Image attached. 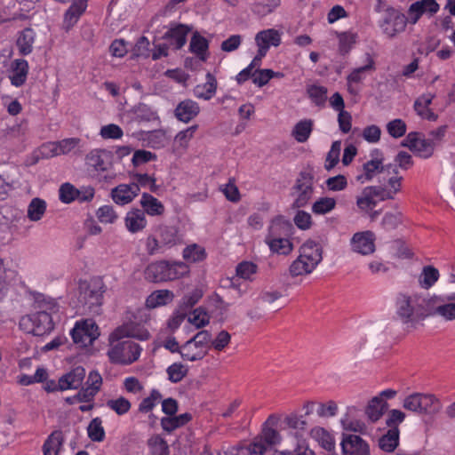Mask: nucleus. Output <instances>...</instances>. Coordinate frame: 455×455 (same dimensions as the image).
<instances>
[{
	"mask_svg": "<svg viewBox=\"0 0 455 455\" xmlns=\"http://www.w3.org/2000/svg\"><path fill=\"white\" fill-rule=\"evenodd\" d=\"M149 332L133 323H127L117 327L109 335L110 348L108 355L114 363L128 365L136 362L141 353V347L128 338L140 340L149 339Z\"/></svg>",
	"mask_w": 455,
	"mask_h": 455,
	"instance_id": "obj_1",
	"label": "nucleus"
},
{
	"mask_svg": "<svg viewBox=\"0 0 455 455\" xmlns=\"http://www.w3.org/2000/svg\"><path fill=\"white\" fill-rule=\"evenodd\" d=\"M105 291L106 285L100 277L79 281L77 300L84 313L100 315Z\"/></svg>",
	"mask_w": 455,
	"mask_h": 455,
	"instance_id": "obj_2",
	"label": "nucleus"
},
{
	"mask_svg": "<svg viewBox=\"0 0 455 455\" xmlns=\"http://www.w3.org/2000/svg\"><path fill=\"white\" fill-rule=\"evenodd\" d=\"M403 406L418 414L434 415L440 411L442 403L432 394L413 393L404 398Z\"/></svg>",
	"mask_w": 455,
	"mask_h": 455,
	"instance_id": "obj_3",
	"label": "nucleus"
},
{
	"mask_svg": "<svg viewBox=\"0 0 455 455\" xmlns=\"http://www.w3.org/2000/svg\"><path fill=\"white\" fill-rule=\"evenodd\" d=\"M294 197L291 207L299 209L306 206L314 193V176L309 172H301L291 188Z\"/></svg>",
	"mask_w": 455,
	"mask_h": 455,
	"instance_id": "obj_4",
	"label": "nucleus"
},
{
	"mask_svg": "<svg viewBox=\"0 0 455 455\" xmlns=\"http://www.w3.org/2000/svg\"><path fill=\"white\" fill-rule=\"evenodd\" d=\"M396 314L404 323L425 315L419 298L404 294H400L396 299Z\"/></svg>",
	"mask_w": 455,
	"mask_h": 455,
	"instance_id": "obj_5",
	"label": "nucleus"
},
{
	"mask_svg": "<svg viewBox=\"0 0 455 455\" xmlns=\"http://www.w3.org/2000/svg\"><path fill=\"white\" fill-rule=\"evenodd\" d=\"M20 325L35 336H43L49 333L53 329L52 316L45 311L36 312L22 317Z\"/></svg>",
	"mask_w": 455,
	"mask_h": 455,
	"instance_id": "obj_6",
	"label": "nucleus"
},
{
	"mask_svg": "<svg viewBox=\"0 0 455 455\" xmlns=\"http://www.w3.org/2000/svg\"><path fill=\"white\" fill-rule=\"evenodd\" d=\"M199 346L203 348L205 347H211L212 345V334L210 331L204 330L198 331L193 338L188 340L180 349V355L184 360L194 362L202 360L206 355V350H195L192 351L191 346Z\"/></svg>",
	"mask_w": 455,
	"mask_h": 455,
	"instance_id": "obj_7",
	"label": "nucleus"
},
{
	"mask_svg": "<svg viewBox=\"0 0 455 455\" xmlns=\"http://www.w3.org/2000/svg\"><path fill=\"white\" fill-rule=\"evenodd\" d=\"M371 159L367 161L363 165V174L359 175L357 177L358 180H362V182L364 181H370L377 174L383 175V180H385V173L388 172L389 170L392 168L395 173H397L395 168L392 166V164H388L384 166L383 165V155L382 153L375 149L371 154Z\"/></svg>",
	"mask_w": 455,
	"mask_h": 455,
	"instance_id": "obj_8",
	"label": "nucleus"
},
{
	"mask_svg": "<svg viewBox=\"0 0 455 455\" xmlns=\"http://www.w3.org/2000/svg\"><path fill=\"white\" fill-rule=\"evenodd\" d=\"M407 23L408 18L403 13L394 8H387L380 22V28L387 36L394 38L405 30Z\"/></svg>",
	"mask_w": 455,
	"mask_h": 455,
	"instance_id": "obj_9",
	"label": "nucleus"
},
{
	"mask_svg": "<svg viewBox=\"0 0 455 455\" xmlns=\"http://www.w3.org/2000/svg\"><path fill=\"white\" fill-rule=\"evenodd\" d=\"M73 341L82 347H87L100 336L99 327L92 319H86L82 323H76L71 331Z\"/></svg>",
	"mask_w": 455,
	"mask_h": 455,
	"instance_id": "obj_10",
	"label": "nucleus"
},
{
	"mask_svg": "<svg viewBox=\"0 0 455 455\" xmlns=\"http://www.w3.org/2000/svg\"><path fill=\"white\" fill-rule=\"evenodd\" d=\"M402 145L409 148L411 150L416 151L420 156L425 158L430 157L435 148L430 139L425 138V136L419 132H410Z\"/></svg>",
	"mask_w": 455,
	"mask_h": 455,
	"instance_id": "obj_11",
	"label": "nucleus"
},
{
	"mask_svg": "<svg viewBox=\"0 0 455 455\" xmlns=\"http://www.w3.org/2000/svg\"><path fill=\"white\" fill-rule=\"evenodd\" d=\"M340 445L343 455H370L369 444L359 435L343 434Z\"/></svg>",
	"mask_w": 455,
	"mask_h": 455,
	"instance_id": "obj_12",
	"label": "nucleus"
},
{
	"mask_svg": "<svg viewBox=\"0 0 455 455\" xmlns=\"http://www.w3.org/2000/svg\"><path fill=\"white\" fill-rule=\"evenodd\" d=\"M375 235L371 231L355 233L351 239L353 251L362 255L371 254L375 251Z\"/></svg>",
	"mask_w": 455,
	"mask_h": 455,
	"instance_id": "obj_13",
	"label": "nucleus"
},
{
	"mask_svg": "<svg viewBox=\"0 0 455 455\" xmlns=\"http://www.w3.org/2000/svg\"><path fill=\"white\" fill-rule=\"evenodd\" d=\"M80 143L78 138H68L41 148V153L46 157L52 156L67 155L73 151Z\"/></svg>",
	"mask_w": 455,
	"mask_h": 455,
	"instance_id": "obj_14",
	"label": "nucleus"
},
{
	"mask_svg": "<svg viewBox=\"0 0 455 455\" xmlns=\"http://www.w3.org/2000/svg\"><path fill=\"white\" fill-rule=\"evenodd\" d=\"M140 193L139 185L132 182L130 184H120L111 190L113 201L119 205L130 204Z\"/></svg>",
	"mask_w": 455,
	"mask_h": 455,
	"instance_id": "obj_15",
	"label": "nucleus"
},
{
	"mask_svg": "<svg viewBox=\"0 0 455 455\" xmlns=\"http://www.w3.org/2000/svg\"><path fill=\"white\" fill-rule=\"evenodd\" d=\"M376 198L381 201L379 188L376 186L366 187L363 189L361 195L357 196L356 205L363 212L371 211L377 204Z\"/></svg>",
	"mask_w": 455,
	"mask_h": 455,
	"instance_id": "obj_16",
	"label": "nucleus"
},
{
	"mask_svg": "<svg viewBox=\"0 0 455 455\" xmlns=\"http://www.w3.org/2000/svg\"><path fill=\"white\" fill-rule=\"evenodd\" d=\"M85 164L96 172L108 171L112 165L109 153L106 150L98 149L92 150L86 155Z\"/></svg>",
	"mask_w": 455,
	"mask_h": 455,
	"instance_id": "obj_17",
	"label": "nucleus"
},
{
	"mask_svg": "<svg viewBox=\"0 0 455 455\" xmlns=\"http://www.w3.org/2000/svg\"><path fill=\"white\" fill-rule=\"evenodd\" d=\"M299 256L316 268L323 259V248L319 243L307 240L300 246Z\"/></svg>",
	"mask_w": 455,
	"mask_h": 455,
	"instance_id": "obj_18",
	"label": "nucleus"
},
{
	"mask_svg": "<svg viewBox=\"0 0 455 455\" xmlns=\"http://www.w3.org/2000/svg\"><path fill=\"white\" fill-rule=\"evenodd\" d=\"M299 256L316 268L323 259V248L319 243L307 240L300 246Z\"/></svg>",
	"mask_w": 455,
	"mask_h": 455,
	"instance_id": "obj_19",
	"label": "nucleus"
},
{
	"mask_svg": "<svg viewBox=\"0 0 455 455\" xmlns=\"http://www.w3.org/2000/svg\"><path fill=\"white\" fill-rule=\"evenodd\" d=\"M85 369L84 367L77 366L72 369L69 372L62 375L60 378V391L77 389L81 387L85 378Z\"/></svg>",
	"mask_w": 455,
	"mask_h": 455,
	"instance_id": "obj_20",
	"label": "nucleus"
},
{
	"mask_svg": "<svg viewBox=\"0 0 455 455\" xmlns=\"http://www.w3.org/2000/svg\"><path fill=\"white\" fill-rule=\"evenodd\" d=\"M255 42L259 50L267 52L270 46H278L281 44V34L274 28L261 30L255 36Z\"/></svg>",
	"mask_w": 455,
	"mask_h": 455,
	"instance_id": "obj_21",
	"label": "nucleus"
},
{
	"mask_svg": "<svg viewBox=\"0 0 455 455\" xmlns=\"http://www.w3.org/2000/svg\"><path fill=\"white\" fill-rule=\"evenodd\" d=\"M28 74V63L23 59L14 60L11 63L9 78L12 85L20 87L27 80Z\"/></svg>",
	"mask_w": 455,
	"mask_h": 455,
	"instance_id": "obj_22",
	"label": "nucleus"
},
{
	"mask_svg": "<svg viewBox=\"0 0 455 455\" xmlns=\"http://www.w3.org/2000/svg\"><path fill=\"white\" fill-rule=\"evenodd\" d=\"M190 31V28L187 25L178 24L171 28L163 36L164 40L170 42L176 50L184 46L187 42V36Z\"/></svg>",
	"mask_w": 455,
	"mask_h": 455,
	"instance_id": "obj_23",
	"label": "nucleus"
},
{
	"mask_svg": "<svg viewBox=\"0 0 455 455\" xmlns=\"http://www.w3.org/2000/svg\"><path fill=\"white\" fill-rule=\"evenodd\" d=\"M200 112L198 104L192 100H185L175 108V116L181 122L188 123Z\"/></svg>",
	"mask_w": 455,
	"mask_h": 455,
	"instance_id": "obj_24",
	"label": "nucleus"
},
{
	"mask_svg": "<svg viewBox=\"0 0 455 455\" xmlns=\"http://www.w3.org/2000/svg\"><path fill=\"white\" fill-rule=\"evenodd\" d=\"M167 260H158L150 263L144 270L145 279L152 283L167 282Z\"/></svg>",
	"mask_w": 455,
	"mask_h": 455,
	"instance_id": "obj_25",
	"label": "nucleus"
},
{
	"mask_svg": "<svg viewBox=\"0 0 455 455\" xmlns=\"http://www.w3.org/2000/svg\"><path fill=\"white\" fill-rule=\"evenodd\" d=\"M125 227L131 233H137L145 228L147 220L145 212L140 209L130 211L125 217Z\"/></svg>",
	"mask_w": 455,
	"mask_h": 455,
	"instance_id": "obj_26",
	"label": "nucleus"
},
{
	"mask_svg": "<svg viewBox=\"0 0 455 455\" xmlns=\"http://www.w3.org/2000/svg\"><path fill=\"white\" fill-rule=\"evenodd\" d=\"M217 90V80L211 73L206 74V82L202 84H198L194 89V95L198 99L205 100H211Z\"/></svg>",
	"mask_w": 455,
	"mask_h": 455,
	"instance_id": "obj_27",
	"label": "nucleus"
},
{
	"mask_svg": "<svg viewBox=\"0 0 455 455\" xmlns=\"http://www.w3.org/2000/svg\"><path fill=\"white\" fill-rule=\"evenodd\" d=\"M388 408V403L380 396H374L368 403L365 413L372 422L378 421Z\"/></svg>",
	"mask_w": 455,
	"mask_h": 455,
	"instance_id": "obj_28",
	"label": "nucleus"
},
{
	"mask_svg": "<svg viewBox=\"0 0 455 455\" xmlns=\"http://www.w3.org/2000/svg\"><path fill=\"white\" fill-rule=\"evenodd\" d=\"M209 43L207 39L202 36L198 32H195L191 37L189 50L195 53L202 61L208 58Z\"/></svg>",
	"mask_w": 455,
	"mask_h": 455,
	"instance_id": "obj_29",
	"label": "nucleus"
},
{
	"mask_svg": "<svg viewBox=\"0 0 455 455\" xmlns=\"http://www.w3.org/2000/svg\"><path fill=\"white\" fill-rule=\"evenodd\" d=\"M266 242L268 244L270 251L274 253L288 255L293 250V244L287 238H283L281 236H267L266 238Z\"/></svg>",
	"mask_w": 455,
	"mask_h": 455,
	"instance_id": "obj_30",
	"label": "nucleus"
},
{
	"mask_svg": "<svg viewBox=\"0 0 455 455\" xmlns=\"http://www.w3.org/2000/svg\"><path fill=\"white\" fill-rule=\"evenodd\" d=\"M140 204L144 209L143 212L151 216H159L164 212V204L158 199L148 193L142 194Z\"/></svg>",
	"mask_w": 455,
	"mask_h": 455,
	"instance_id": "obj_31",
	"label": "nucleus"
},
{
	"mask_svg": "<svg viewBox=\"0 0 455 455\" xmlns=\"http://www.w3.org/2000/svg\"><path fill=\"white\" fill-rule=\"evenodd\" d=\"M63 441V435L60 431L52 432L43 445L44 455H59Z\"/></svg>",
	"mask_w": 455,
	"mask_h": 455,
	"instance_id": "obj_32",
	"label": "nucleus"
},
{
	"mask_svg": "<svg viewBox=\"0 0 455 455\" xmlns=\"http://www.w3.org/2000/svg\"><path fill=\"white\" fill-rule=\"evenodd\" d=\"M192 419V415L188 412L180 414L179 416L164 417L161 419V426L163 429L168 433L172 432L176 428L183 427Z\"/></svg>",
	"mask_w": 455,
	"mask_h": 455,
	"instance_id": "obj_33",
	"label": "nucleus"
},
{
	"mask_svg": "<svg viewBox=\"0 0 455 455\" xmlns=\"http://www.w3.org/2000/svg\"><path fill=\"white\" fill-rule=\"evenodd\" d=\"M87 0H75L65 13L64 23L68 29L78 20L80 15L85 11Z\"/></svg>",
	"mask_w": 455,
	"mask_h": 455,
	"instance_id": "obj_34",
	"label": "nucleus"
},
{
	"mask_svg": "<svg viewBox=\"0 0 455 455\" xmlns=\"http://www.w3.org/2000/svg\"><path fill=\"white\" fill-rule=\"evenodd\" d=\"M35 36L36 33L29 28H27L20 32L16 44L21 55H28L32 52Z\"/></svg>",
	"mask_w": 455,
	"mask_h": 455,
	"instance_id": "obj_35",
	"label": "nucleus"
},
{
	"mask_svg": "<svg viewBox=\"0 0 455 455\" xmlns=\"http://www.w3.org/2000/svg\"><path fill=\"white\" fill-rule=\"evenodd\" d=\"M313 125L314 122L311 119L300 120L295 124L291 135L298 142L304 143L308 140L313 131Z\"/></svg>",
	"mask_w": 455,
	"mask_h": 455,
	"instance_id": "obj_36",
	"label": "nucleus"
},
{
	"mask_svg": "<svg viewBox=\"0 0 455 455\" xmlns=\"http://www.w3.org/2000/svg\"><path fill=\"white\" fill-rule=\"evenodd\" d=\"M402 177L396 175L388 178L387 187L385 185L378 186L381 193V201L394 199L395 196L401 190Z\"/></svg>",
	"mask_w": 455,
	"mask_h": 455,
	"instance_id": "obj_37",
	"label": "nucleus"
},
{
	"mask_svg": "<svg viewBox=\"0 0 455 455\" xmlns=\"http://www.w3.org/2000/svg\"><path fill=\"white\" fill-rule=\"evenodd\" d=\"M189 273V267L182 261H168L166 267L167 282L180 279Z\"/></svg>",
	"mask_w": 455,
	"mask_h": 455,
	"instance_id": "obj_38",
	"label": "nucleus"
},
{
	"mask_svg": "<svg viewBox=\"0 0 455 455\" xmlns=\"http://www.w3.org/2000/svg\"><path fill=\"white\" fill-rule=\"evenodd\" d=\"M399 443L398 427L390 428L386 435L379 440V445L381 450L387 452H392L397 447Z\"/></svg>",
	"mask_w": 455,
	"mask_h": 455,
	"instance_id": "obj_39",
	"label": "nucleus"
},
{
	"mask_svg": "<svg viewBox=\"0 0 455 455\" xmlns=\"http://www.w3.org/2000/svg\"><path fill=\"white\" fill-rule=\"evenodd\" d=\"M291 223L283 217L278 216L272 220L267 236L287 235L291 233Z\"/></svg>",
	"mask_w": 455,
	"mask_h": 455,
	"instance_id": "obj_40",
	"label": "nucleus"
},
{
	"mask_svg": "<svg viewBox=\"0 0 455 455\" xmlns=\"http://www.w3.org/2000/svg\"><path fill=\"white\" fill-rule=\"evenodd\" d=\"M439 271L433 266H425L419 276V284L421 288L429 289L439 278Z\"/></svg>",
	"mask_w": 455,
	"mask_h": 455,
	"instance_id": "obj_41",
	"label": "nucleus"
},
{
	"mask_svg": "<svg viewBox=\"0 0 455 455\" xmlns=\"http://www.w3.org/2000/svg\"><path fill=\"white\" fill-rule=\"evenodd\" d=\"M173 299V293L169 290H158L152 292L147 299L148 307L166 305Z\"/></svg>",
	"mask_w": 455,
	"mask_h": 455,
	"instance_id": "obj_42",
	"label": "nucleus"
},
{
	"mask_svg": "<svg viewBox=\"0 0 455 455\" xmlns=\"http://www.w3.org/2000/svg\"><path fill=\"white\" fill-rule=\"evenodd\" d=\"M159 237L164 248H171L180 243L178 229L175 227H160Z\"/></svg>",
	"mask_w": 455,
	"mask_h": 455,
	"instance_id": "obj_43",
	"label": "nucleus"
},
{
	"mask_svg": "<svg viewBox=\"0 0 455 455\" xmlns=\"http://www.w3.org/2000/svg\"><path fill=\"white\" fill-rule=\"evenodd\" d=\"M46 212V203L44 200L35 197L28 206V218L31 221L40 220Z\"/></svg>",
	"mask_w": 455,
	"mask_h": 455,
	"instance_id": "obj_44",
	"label": "nucleus"
},
{
	"mask_svg": "<svg viewBox=\"0 0 455 455\" xmlns=\"http://www.w3.org/2000/svg\"><path fill=\"white\" fill-rule=\"evenodd\" d=\"M150 455H169V446L166 441L158 435L151 436L148 440Z\"/></svg>",
	"mask_w": 455,
	"mask_h": 455,
	"instance_id": "obj_45",
	"label": "nucleus"
},
{
	"mask_svg": "<svg viewBox=\"0 0 455 455\" xmlns=\"http://www.w3.org/2000/svg\"><path fill=\"white\" fill-rule=\"evenodd\" d=\"M315 269V268L312 265L306 261V259H301L299 255L298 258L291 264L289 272L292 277H296L299 275H308Z\"/></svg>",
	"mask_w": 455,
	"mask_h": 455,
	"instance_id": "obj_46",
	"label": "nucleus"
},
{
	"mask_svg": "<svg viewBox=\"0 0 455 455\" xmlns=\"http://www.w3.org/2000/svg\"><path fill=\"white\" fill-rule=\"evenodd\" d=\"M89 438L93 442H102L105 438V430L102 427V420L100 418H94L89 423L87 427Z\"/></svg>",
	"mask_w": 455,
	"mask_h": 455,
	"instance_id": "obj_47",
	"label": "nucleus"
},
{
	"mask_svg": "<svg viewBox=\"0 0 455 455\" xmlns=\"http://www.w3.org/2000/svg\"><path fill=\"white\" fill-rule=\"evenodd\" d=\"M182 255L184 259L188 262H199L204 260L206 257L205 250L197 244L187 246Z\"/></svg>",
	"mask_w": 455,
	"mask_h": 455,
	"instance_id": "obj_48",
	"label": "nucleus"
},
{
	"mask_svg": "<svg viewBox=\"0 0 455 455\" xmlns=\"http://www.w3.org/2000/svg\"><path fill=\"white\" fill-rule=\"evenodd\" d=\"M336 206V200L332 197H321L312 205V212L317 215H323L331 212Z\"/></svg>",
	"mask_w": 455,
	"mask_h": 455,
	"instance_id": "obj_49",
	"label": "nucleus"
},
{
	"mask_svg": "<svg viewBox=\"0 0 455 455\" xmlns=\"http://www.w3.org/2000/svg\"><path fill=\"white\" fill-rule=\"evenodd\" d=\"M162 394L156 390L153 389L150 392L149 396L144 398L140 405H139V411L142 413H148L153 410V408L159 403L162 401Z\"/></svg>",
	"mask_w": 455,
	"mask_h": 455,
	"instance_id": "obj_50",
	"label": "nucleus"
},
{
	"mask_svg": "<svg viewBox=\"0 0 455 455\" xmlns=\"http://www.w3.org/2000/svg\"><path fill=\"white\" fill-rule=\"evenodd\" d=\"M411 11H419L422 15H434L439 11V4L435 0H419L411 4Z\"/></svg>",
	"mask_w": 455,
	"mask_h": 455,
	"instance_id": "obj_51",
	"label": "nucleus"
},
{
	"mask_svg": "<svg viewBox=\"0 0 455 455\" xmlns=\"http://www.w3.org/2000/svg\"><path fill=\"white\" fill-rule=\"evenodd\" d=\"M188 371V367L180 363H172L166 370L168 379L172 383L181 381L187 376Z\"/></svg>",
	"mask_w": 455,
	"mask_h": 455,
	"instance_id": "obj_52",
	"label": "nucleus"
},
{
	"mask_svg": "<svg viewBox=\"0 0 455 455\" xmlns=\"http://www.w3.org/2000/svg\"><path fill=\"white\" fill-rule=\"evenodd\" d=\"M280 4V0H258L252 7V12L260 16L272 12Z\"/></svg>",
	"mask_w": 455,
	"mask_h": 455,
	"instance_id": "obj_53",
	"label": "nucleus"
},
{
	"mask_svg": "<svg viewBox=\"0 0 455 455\" xmlns=\"http://www.w3.org/2000/svg\"><path fill=\"white\" fill-rule=\"evenodd\" d=\"M258 271V266L251 261H242L235 268L236 275L244 280H251Z\"/></svg>",
	"mask_w": 455,
	"mask_h": 455,
	"instance_id": "obj_54",
	"label": "nucleus"
},
{
	"mask_svg": "<svg viewBox=\"0 0 455 455\" xmlns=\"http://www.w3.org/2000/svg\"><path fill=\"white\" fill-rule=\"evenodd\" d=\"M307 93L312 101L317 106H323L327 99V88L320 85H310Z\"/></svg>",
	"mask_w": 455,
	"mask_h": 455,
	"instance_id": "obj_55",
	"label": "nucleus"
},
{
	"mask_svg": "<svg viewBox=\"0 0 455 455\" xmlns=\"http://www.w3.org/2000/svg\"><path fill=\"white\" fill-rule=\"evenodd\" d=\"M107 406L114 411L116 414L124 415L130 411L132 404L128 399L120 396L117 399L108 400Z\"/></svg>",
	"mask_w": 455,
	"mask_h": 455,
	"instance_id": "obj_56",
	"label": "nucleus"
},
{
	"mask_svg": "<svg viewBox=\"0 0 455 455\" xmlns=\"http://www.w3.org/2000/svg\"><path fill=\"white\" fill-rule=\"evenodd\" d=\"M59 192L60 201L66 204H69L76 198H78L81 194L80 190L76 189L70 183L61 185Z\"/></svg>",
	"mask_w": 455,
	"mask_h": 455,
	"instance_id": "obj_57",
	"label": "nucleus"
},
{
	"mask_svg": "<svg viewBox=\"0 0 455 455\" xmlns=\"http://www.w3.org/2000/svg\"><path fill=\"white\" fill-rule=\"evenodd\" d=\"M188 322L199 329L210 323V316L203 307L196 308L188 317Z\"/></svg>",
	"mask_w": 455,
	"mask_h": 455,
	"instance_id": "obj_58",
	"label": "nucleus"
},
{
	"mask_svg": "<svg viewBox=\"0 0 455 455\" xmlns=\"http://www.w3.org/2000/svg\"><path fill=\"white\" fill-rule=\"evenodd\" d=\"M341 148L340 141H334L328 152L324 167L327 171L331 170L339 162Z\"/></svg>",
	"mask_w": 455,
	"mask_h": 455,
	"instance_id": "obj_59",
	"label": "nucleus"
},
{
	"mask_svg": "<svg viewBox=\"0 0 455 455\" xmlns=\"http://www.w3.org/2000/svg\"><path fill=\"white\" fill-rule=\"evenodd\" d=\"M339 43V51L342 54L347 53L355 43L356 35L351 32L337 33Z\"/></svg>",
	"mask_w": 455,
	"mask_h": 455,
	"instance_id": "obj_60",
	"label": "nucleus"
},
{
	"mask_svg": "<svg viewBox=\"0 0 455 455\" xmlns=\"http://www.w3.org/2000/svg\"><path fill=\"white\" fill-rule=\"evenodd\" d=\"M402 224L401 212H387L382 220L381 227L386 230H393Z\"/></svg>",
	"mask_w": 455,
	"mask_h": 455,
	"instance_id": "obj_61",
	"label": "nucleus"
},
{
	"mask_svg": "<svg viewBox=\"0 0 455 455\" xmlns=\"http://www.w3.org/2000/svg\"><path fill=\"white\" fill-rule=\"evenodd\" d=\"M368 64H366L363 67H360L357 68H355L347 76V82L348 83H354L358 84L363 79V73L373 69L374 61L369 56L368 57Z\"/></svg>",
	"mask_w": 455,
	"mask_h": 455,
	"instance_id": "obj_62",
	"label": "nucleus"
},
{
	"mask_svg": "<svg viewBox=\"0 0 455 455\" xmlns=\"http://www.w3.org/2000/svg\"><path fill=\"white\" fill-rule=\"evenodd\" d=\"M275 76L272 69H256L254 70L253 84L259 87L266 85L271 78Z\"/></svg>",
	"mask_w": 455,
	"mask_h": 455,
	"instance_id": "obj_63",
	"label": "nucleus"
},
{
	"mask_svg": "<svg viewBox=\"0 0 455 455\" xmlns=\"http://www.w3.org/2000/svg\"><path fill=\"white\" fill-rule=\"evenodd\" d=\"M388 133L394 138H400L406 132V124L402 119H395L387 125Z\"/></svg>",
	"mask_w": 455,
	"mask_h": 455,
	"instance_id": "obj_64",
	"label": "nucleus"
}]
</instances>
